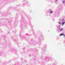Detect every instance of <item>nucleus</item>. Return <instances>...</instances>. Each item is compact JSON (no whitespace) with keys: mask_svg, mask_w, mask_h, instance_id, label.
Returning <instances> with one entry per match:
<instances>
[{"mask_svg":"<svg viewBox=\"0 0 65 65\" xmlns=\"http://www.w3.org/2000/svg\"><path fill=\"white\" fill-rule=\"evenodd\" d=\"M50 13H53V11H51V9L50 10Z\"/></svg>","mask_w":65,"mask_h":65,"instance_id":"1","label":"nucleus"},{"mask_svg":"<svg viewBox=\"0 0 65 65\" xmlns=\"http://www.w3.org/2000/svg\"><path fill=\"white\" fill-rule=\"evenodd\" d=\"M62 35H64V34H61L60 35V36H62Z\"/></svg>","mask_w":65,"mask_h":65,"instance_id":"2","label":"nucleus"},{"mask_svg":"<svg viewBox=\"0 0 65 65\" xmlns=\"http://www.w3.org/2000/svg\"><path fill=\"white\" fill-rule=\"evenodd\" d=\"M65 22H64L62 23V25H63L65 24Z\"/></svg>","mask_w":65,"mask_h":65,"instance_id":"3","label":"nucleus"},{"mask_svg":"<svg viewBox=\"0 0 65 65\" xmlns=\"http://www.w3.org/2000/svg\"><path fill=\"white\" fill-rule=\"evenodd\" d=\"M63 30V28H62L60 30V31H62Z\"/></svg>","mask_w":65,"mask_h":65,"instance_id":"4","label":"nucleus"},{"mask_svg":"<svg viewBox=\"0 0 65 65\" xmlns=\"http://www.w3.org/2000/svg\"><path fill=\"white\" fill-rule=\"evenodd\" d=\"M58 23H59V24H61V22H59Z\"/></svg>","mask_w":65,"mask_h":65,"instance_id":"5","label":"nucleus"},{"mask_svg":"<svg viewBox=\"0 0 65 65\" xmlns=\"http://www.w3.org/2000/svg\"><path fill=\"white\" fill-rule=\"evenodd\" d=\"M64 3V2H63V3Z\"/></svg>","mask_w":65,"mask_h":65,"instance_id":"6","label":"nucleus"},{"mask_svg":"<svg viewBox=\"0 0 65 65\" xmlns=\"http://www.w3.org/2000/svg\"><path fill=\"white\" fill-rule=\"evenodd\" d=\"M64 36H65V35H64Z\"/></svg>","mask_w":65,"mask_h":65,"instance_id":"7","label":"nucleus"},{"mask_svg":"<svg viewBox=\"0 0 65 65\" xmlns=\"http://www.w3.org/2000/svg\"><path fill=\"white\" fill-rule=\"evenodd\" d=\"M56 1H57V0H56Z\"/></svg>","mask_w":65,"mask_h":65,"instance_id":"8","label":"nucleus"}]
</instances>
